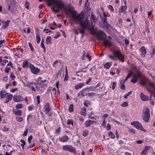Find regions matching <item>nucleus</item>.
I'll list each match as a JSON object with an SVG mask.
<instances>
[{"label": "nucleus", "mask_w": 155, "mask_h": 155, "mask_svg": "<svg viewBox=\"0 0 155 155\" xmlns=\"http://www.w3.org/2000/svg\"><path fill=\"white\" fill-rule=\"evenodd\" d=\"M48 2L49 6L53 5L52 10L54 12L58 13L61 11L64 12L66 15L70 13L72 14L71 18L73 21L77 24L80 23L81 28L79 29V32L82 34L83 37L84 35L85 29L94 32V26L91 22V24L87 18L84 19V16L82 13L77 14L76 12L74 10L73 8L69 5L64 4L62 0H46Z\"/></svg>", "instance_id": "f257e3e1"}, {"label": "nucleus", "mask_w": 155, "mask_h": 155, "mask_svg": "<svg viewBox=\"0 0 155 155\" xmlns=\"http://www.w3.org/2000/svg\"><path fill=\"white\" fill-rule=\"evenodd\" d=\"M108 58L111 60H116L117 58L121 62L124 61L125 55L122 54L120 50H114L113 52V54H109Z\"/></svg>", "instance_id": "f03ea898"}, {"label": "nucleus", "mask_w": 155, "mask_h": 155, "mask_svg": "<svg viewBox=\"0 0 155 155\" xmlns=\"http://www.w3.org/2000/svg\"><path fill=\"white\" fill-rule=\"evenodd\" d=\"M142 114L143 120L146 122L149 121L150 117L149 109L147 107H145L143 109Z\"/></svg>", "instance_id": "7ed1b4c3"}, {"label": "nucleus", "mask_w": 155, "mask_h": 155, "mask_svg": "<svg viewBox=\"0 0 155 155\" xmlns=\"http://www.w3.org/2000/svg\"><path fill=\"white\" fill-rule=\"evenodd\" d=\"M140 83L142 85L145 87L148 86L153 90L155 91V84L149 82H146L144 80H141L140 82Z\"/></svg>", "instance_id": "20e7f679"}, {"label": "nucleus", "mask_w": 155, "mask_h": 155, "mask_svg": "<svg viewBox=\"0 0 155 155\" xmlns=\"http://www.w3.org/2000/svg\"><path fill=\"white\" fill-rule=\"evenodd\" d=\"M131 125L134 126L137 129H140L145 132H146V130L143 128L142 125L140 123L137 121H134L131 123Z\"/></svg>", "instance_id": "39448f33"}, {"label": "nucleus", "mask_w": 155, "mask_h": 155, "mask_svg": "<svg viewBox=\"0 0 155 155\" xmlns=\"http://www.w3.org/2000/svg\"><path fill=\"white\" fill-rule=\"evenodd\" d=\"M28 67L31 72L35 74H38L40 71L39 69L36 67H35L33 65L30 63Z\"/></svg>", "instance_id": "423d86ee"}, {"label": "nucleus", "mask_w": 155, "mask_h": 155, "mask_svg": "<svg viewBox=\"0 0 155 155\" xmlns=\"http://www.w3.org/2000/svg\"><path fill=\"white\" fill-rule=\"evenodd\" d=\"M63 149L64 150L68 151L74 153L76 154V151L75 148L70 145H66L63 147Z\"/></svg>", "instance_id": "0eeeda50"}, {"label": "nucleus", "mask_w": 155, "mask_h": 155, "mask_svg": "<svg viewBox=\"0 0 155 155\" xmlns=\"http://www.w3.org/2000/svg\"><path fill=\"white\" fill-rule=\"evenodd\" d=\"M96 34L97 36L98 39L100 40H103L106 38L105 34L101 31H100L96 32Z\"/></svg>", "instance_id": "6e6552de"}, {"label": "nucleus", "mask_w": 155, "mask_h": 155, "mask_svg": "<svg viewBox=\"0 0 155 155\" xmlns=\"http://www.w3.org/2000/svg\"><path fill=\"white\" fill-rule=\"evenodd\" d=\"M44 112L48 116H51L52 113L50 112L51 108L50 107V104L48 103H47L44 107Z\"/></svg>", "instance_id": "1a4fd4ad"}, {"label": "nucleus", "mask_w": 155, "mask_h": 155, "mask_svg": "<svg viewBox=\"0 0 155 155\" xmlns=\"http://www.w3.org/2000/svg\"><path fill=\"white\" fill-rule=\"evenodd\" d=\"M13 98V100L15 102H19L22 101L23 100V97H21L19 95H14Z\"/></svg>", "instance_id": "9d476101"}, {"label": "nucleus", "mask_w": 155, "mask_h": 155, "mask_svg": "<svg viewBox=\"0 0 155 155\" xmlns=\"http://www.w3.org/2000/svg\"><path fill=\"white\" fill-rule=\"evenodd\" d=\"M150 148V146H146L144 149L141 152L140 155H147L148 152Z\"/></svg>", "instance_id": "9b49d317"}, {"label": "nucleus", "mask_w": 155, "mask_h": 155, "mask_svg": "<svg viewBox=\"0 0 155 155\" xmlns=\"http://www.w3.org/2000/svg\"><path fill=\"white\" fill-rule=\"evenodd\" d=\"M104 45L105 47H110L112 45V43L110 41L108 40L105 38L103 40Z\"/></svg>", "instance_id": "f8f14e48"}, {"label": "nucleus", "mask_w": 155, "mask_h": 155, "mask_svg": "<svg viewBox=\"0 0 155 155\" xmlns=\"http://www.w3.org/2000/svg\"><path fill=\"white\" fill-rule=\"evenodd\" d=\"M68 139L69 137L67 135L60 137L59 138V141L62 142H66L68 140Z\"/></svg>", "instance_id": "ddd939ff"}, {"label": "nucleus", "mask_w": 155, "mask_h": 155, "mask_svg": "<svg viewBox=\"0 0 155 155\" xmlns=\"http://www.w3.org/2000/svg\"><path fill=\"white\" fill-rule=\"evenodd\" d=\"M96 123V121L88 120L86 121L85 123V125L86 127H89L91 125L93 124L94 123Z\"/></svg>", "instance_id": "4468645a"}, {"label": "nucleus", "mask_w": 155, "mask_h": 155, "mask_svg": "<svg viewBox=\"0 0 155 155\" xmlns=\"http://www.w3.org/2000/svg\"><path fill=\"white\" fill-rule=\"evenodd\" d=\"M140 76L138 74L134 75L133 78L131 80V81L134 84L137 81V79Z\"/></svg>", "instance_id": "2eb2a0df"}, {"label": "nucleus", "mask_w": 155, "mask_h": 155, "mask_svg": "<svg viewBox=\"0 0 155 155\" xmlns=\"http://www.w3.org/2000/svg\"><path fill=\"white\" fill-rule=\"evenodd\" d=\"M140 51L141 52V55L144 57L146 53V51L143 46L141 47L140 49Z\"/></svg>", "instance_id": "dca6fc26"}, {"label": "nucleus", "mask_w": 155, "mask_h": 155, "mask_svg": "<svg viewBox=\"0 0 155 155\" xmlns=\"http://www.w3.org/2000/svg\"><path fill=\"white\" fill-rule=\"evenodd\" d=\"M103 16L101 17V19H103V25H105L107 23V15L105 14V12H103Z\"/></svg>", "instance_id": "f3484780"}, {"label": "nucleus", "mask_w": 155, "mask_h": 155, "mask_svg": "<svg viewBox=\"0 0 155 155\" xmlns=\"http://www.w3.org/2000/svg\"><path fill=\"white\" fill-rule=\"evenodd\" d=\"M140 97L141 99L143 101H147L149 99V97L141 93L140 94Z\"/></svg>", "instance_id": "a211bd4d"}, {"label": "nucleus", "mask_w": 155, "mask_h": 155, "mask_svg": "<svg viewBox=\"0 0 155 155\" xmlns=\"http://www.w3.org/2000/svg\"><path fill=\"white\" fill-rule=\"evenodd\" d=\"M29 65V64L28 62L27 61H23L22 63V67L23 68H28V67Z\"/></svg>", "instance_id": "6ab92c4d"}, {"label": "nucleus", "mask_w": 155, "mask_h": 155, "mask_svg": "<svg viewBox=\"0 0 155 155\" xmlns=\"http://www.w3.org/2000/svg\"><path fill=\"white\" fill-rule=\"evenodd\" d=\"M86 91H87V90L85 88L80 91L78 93V96H83L86 95L87 93L85 92Z\"/></svg>", "instance_id": "aec40b11"}, {"label": "nucleus", "mask_w": 155, "mask_h": 155, "mask_svg": "<svg viewBox=\"0 0 155 155\" xmlns=\"http://www.w3.org/2000/svg\"><path fill=\"white\" fill-rule=\"evenodd\" d=\"M10 22V20H7L4 22V25L2 26V28L4 29L6 28L8 26Z\"/></svg>", "instance_id": "412c9836"}, {"label": "nucleus", "mask_w": 155, "mask_h": 155, "mask_svg": "<svg viewBox=\"0 0 155 155\" xmlns=\"http://www.w3.org/2000/svg\"><path fill=\"white\" fill-rule=\"evenodd\" d=\"M91 22H92L93 24V22H95L97 20V18H95V15L93 14V13H92L91 16Z\"/></svg>", "instance_id": "4be33fe9"}, {"label": "nucleus", "mask_w": 155, "mask_h": 155, "mask_svg": "<svg viewBox=\"0 0 155 155\" xmlns=\"http://www.w3.org/2000/svg\"><path fill=\"white\" fill-rule=\"evenodd\" d=\"M87 91H96L100 89V87L99 89H95L94 87V86H91L87 88H86Z\"/></svg>", "instance_id": "5701e85b"}, {"label": "nucleus", "mask_w": 155, "mask_h": 155, "mask_svg": "<svg viewBox=\"0 0 155 155\" xmlns=\"http://www.w3.org/2000/svg\"><path fill=\"white\" fill-rule=\"evenodd\" d=\"M127 9V7L126 5L122 6L119 10V13H122L125 12Z\"/></svg>", "instance_id": "b1692460"}, {"label": "nucleus", "mask_w": 155, "mask_h": 155, "mask_svg": "<svg viewBox=\"0 0 155 155\" xmlns=\"http://www.w3.org/2000/svg\"><path fill=\"white\" fill-rule=\"evenodd\" d=\"M84 85V83H80L75 86V89L77 90L81 88Z\"/></svg>", "instance_id": "393cba45"}, {"label": "nucleus", "mask_w": 155, "mask_h": 155, "mask_svg": "<svg viewBox=\"0 0 155 155\" xmlns=\"http://www.w3.org/2000/svg\"><path fill=\"white\" fill-rule=\"evenodd\" d=\"M13 112L15 114L18 116H21L22 114V112L21 110L16 111L13 110Z\"/></svg>", "instance_id": "a878e982"}, {"label": "nucleus", "mask_w": 155, "mask_h": 155, "mask_svg": "<svg viewBox=\"0 0 155 155\" xmlns=\"http://www.w3.org/2000/svg\"><path fill=\"white\" fill-rule=\"evenodd\" d=\"M86 109L85 107H83L81 111V115L85 116L86 114Z\"/></svg>", "instance_id": "bb28decb"}, {"label": "nucleus", "mask_w": 155, "mask_h": 155, "mask_svg": "<svg viewBox=\"0 0 155 155\" xmlns=\"http://www.w3.org/2000/svg\"><path fill=\"white\" fill-rule=\"evenodd\" d=\"M6 99H8V100H11L12 98V95L10 93H6Z\"/></svg>", "instance_id": "cd10ccee"}, {"label": "nucleus", "mask_w": 155, "mask_h": 155, "mask_svg": "<svg viewBox=\"0 0 155 155\" xmlns=\"http://www.w3.org/2000/svg\"><path fill=\"white\" fill-rule=\"evenodd\" d=\"M51 36H48L46 38V42L47 44H51Z\"/></svg>", "instance_id": "c85d7f7f"}, {"label": "nucleus", "mask_w": 155, "mask_h": 155, "mask_svg": "<svg viewBox=\"0 0 155 155\" xmlns=\"http://www.w3.org/2000/svg\"><path fill=\"white\" fill-rule=\"evenodd\" d=\"M112 63L111 62L106 63L104 65V67L107 69H108L111 65Z\"/></svg>", "instance_id": "c756f323"}, {"label": "nucleus", "mask_w": 155, "mask_h": 155, "mask_svg": "<svg viewBox=\"0 0 155 155\" xmlns=\"http://www.w3.org/2000/svg\"><path fill=\"white\" fill-rule=\"evenodd\" d=\"M5 91H0V97L1 98H4L6 95V93H4Z\"/></svg>", "instance_id": "7c9ffc66"}, {"label": "nucleus", "mask_w": 155, "mask_h": 155, "mask_svg": "<svg viewBox=\"0 0 155 155\" xmlns=\"http://www.w3.org/2000/svg\"><path fill=\"white\" fill-rule=\"evenodd\" d=\"M23 106V105L22 104H18L15 105V107L16 109L21 108Z\"/></svg>", "instance_id": "2f4dec72"}, {"label": "nucleus", "mask_w": 155, "mask_h": 155, "mask_svg": "<svg viewBox=\"0 0 155 155\" xmlns=\"http://www.w3.org/2000/svg\"><path fill=\"white\" fill-rule=\"evenodd\" d=\"M67 124H71L72 126H73V125H74L73 120L72 119H69L67 120Z\"/></svg>", "instance_id": "473e14b6"}, {"label": "nucleus", "mask_w": 155, "mask_h": 155, "mask_svg": "<svg viewBox=\"0 0 155 155\" xmlns=\"http://www.w3.org/2000/svg\"><path fill=\"white\" fill-rule=\"evenodd\" d=\"M108 136L111 139H114L115 137L114 134L111 132H109Z\"/></svg>", "instance_id": "72a5a7b5"}, {"label": "nucleus", "mask_w": 155, "mask_h": 155, "mask_svg": "<svg viewBox=\"0 0 155 155\" xmlns=\"http://www.w3.org/2000/svg\"><path fill=\"white\" fill-rule=\"evenodd\" d=\"M73 106V105L72 104H71L70 105L69 108V111L70 112H72L74 111Z\"/></svg>", "instance_id": "f704fd0d"}, {"label": "nucleus", "mask_w": 155, "mask_h": 155, "mask_svg": "<svg viewBox=\"0 0 155 155\" xmlns=\"http://www.w3.org/2000/svg\"><path fill=\"white\" fill-rule=\"evenodd\" d=\"M36 38L37 40V42L38 43L40 42L41 40L40 36L39 34H37L36 35Z\"/></svg>", "instance_id": "c9c22d12"}, {"label": "nucleus", "mask_w": 155, "mask_h": 155, "mask_svg": "<svg viewBox=\"0 0 155 155\" xmlns=\"http://www.w3.org/2000/svg\"><path fill=\"white\" fill-rule=\"evenodd\" d=\"M122 80H121L120 82V88L121 89L124 90V89L125 85H124V83L122 82Z\"/></svg>", "instance_id": "e433bc0d"}, {"label": "nucleus", "mask_w": 155, "mask_h": 155, "mask_svg": "<svg viewBox=\"0 0 155 155\" xmlns=\"http://www.w3.org/2000/svg\"><path fill=\"white\" fill-rule=\"evenodd\" d=\"M102 27L104 28H109L110 27V25L108 23L106 24L105 25H102Z\"/></svg>", "instance_id": "4c0bfd02"}, {"label": "nucleus", "mask_w": 155, "mask_h": 155, "mask_svg": "<svg viewBox=\"0 0 155 155\" xmlns=\"http://www.w3.org/2000/svg\"><path fill=\"white\" fill-rule=\"evenodd\" d=\"M133 72L132 71H130L128 74L126 76L127 79H128L130 78V77L132 75Z\"/></svg>", "instance_id": "58836bf2"}, {"label": "nucleus", "mask_w": 155, "mask_h": 155, "mask_svg": "<svg viewBox=\"0 0 155 155\" xmlns=\"http://www.w3.org/2000/svg\"><path fill=\"white\" fill-rule=\"evenodd\" d=\"M88 131L87 130H84L83 132V136L84 137H86L88 134Z\"/></svg>", "instance_id": "ea45409f"}, {"label": "nucleus", "mask_w": 155, "mask_h": 155, "mask_svg": "<svg viewBox=\"0 0 155 155\" xmlns=\"http://www.w3.org/2000/svg\"><path fill=\"white\" fill-rule=\"evenodd\" d=\"M16 119L18 122H21L23 120V118L21 117H16Z\"/></svg>", "instance_id": "a19ab883"}, {"label": "nucleus", "mask_w": 155, "mask_h": 155, "mask_svg": "<svg viewBox=\"0 0 155 155\" xmlns=\"http://www.w3.org/2000/svg\"><path fill=\"white\" fill-rule=\"evenodd\" d=\"M128 106V103L127 102H124L122 103L121 106L122 107H126Z\"/></svg>", "instance_id": "79ce46f5"}, {"label": "nucleus", "mask_w": 155, "mask_h": 155, "mask_svg": "<svg viewBox=\"0 0 155 155\" xmlns=\"http://www.w3.org/2000/svg\"><path fill=\"white\" fill-rule=\"evenodd\" d=\"M25 8H26L27 9H28L29 7V3L27 1H25Z\"/></svg>", "instance_id": "37998d69"}, {"label": "nucleus", "mask_w": 155, "mask_h": 155, "mask_svg": "<svg viewBox=\"0 0 155 155\" xmlns=\"http://www.w3.org/2000/svg\"><path fill=\"white\" fill-rule=\"evenodd\" d=\"M28 44L29 47H30L31 50V51H34V49H33V47L32 46L31 44V43L30 42H29L28 43Z\"/></svg>", "instance_id": "c03bdc74"}, {"label": "nucleus", "mask_w": 155, "mask_h": 155, "mask_svg": "<svg viewBox=\"0 0 155 155\" xmlns=\"http://www.w3.org/2000/svg\"><path fill=\"white\" fill-rule=\"evenodd\" d=\"M11 69V68L10 67H6L5 68V71L6 73H8L10 70Z\"/></svg>", "instance_id": "a18cd8bd"}, {"label": "nucleus", "mask_w": 155, "mask_h": 155, "mask_svg": "<svg viewBox=\"0 0 155 155\" xmlns=\"http://www.w3.org/2000/svg\"><path fill=\"white\" fill-rule=\"evenodd\" d=\"M132 92L131 91H130V92H129L126 94L124 96V98H125V99H126L127 98L128 96H129L130 94H131L132 93Z\"/></svg>", "instance_id": "49530a36"}, {"label": "nucleus", "mask_w": 155, "mask_h": 155, "mask_svg": "<svg viewBox=\"0 0 155 155\" xmlns=\"http://www.w3.org/2000/svg\"><path fill=\"white\" fill-rule=\"evenodd\" d=\"M40 97H39V95L37 96L36 97V99H37V105L38 104L40 103Z\"/></svg>", "instance_id": "de8ad7c7"}, {"label": "nucleus", "mask_w": 155, "mask_h": 155, "mask_svg": "<svg viewBox=\"0 0 155 155\" xmlns=\"http://www.w3.org/2000/svg\"><path fill=\"white\" fill-rule=\"evenodd\" d=\"M111 127L110 124H107L106 127V129L108 130H109L110 129Z\"/></svg>", "instance_id": "09e8293b"}, {"label": "nucleus", "mask_w": 155, "mask_h": 155, "mask_svg": "<svg viewBox=\"0 0 155 155\" xmlns=\"http://www.w3.org/2000/svg\"><path fill=\"white\" fill-rule=\"evenodd\" d=\"M41 47L43 48L44 51H45V48L43 43H41Z\"/></svg>", "instance_id": "8fccbe9b"}, {"label": "nucleus", "mask_w": 155, "mask_h": 155, "mask_svg": "<svg viewBox=\"0 0 155 155\" xmlns=\"http://www.w3.org/2000/svg\"><path fill=\"white\" fill-rule=\"evenodd\" d=\"M20 142L21 143V146H24L25 144V141L21 139L20 140Z\"/></svg>", "instance_id": "3c124183"}, {"label": "nucleus", "mask_w": 155, "mask_h": 155, "mask_svg": "<svg viewBox=\"0 0 155 155\" xmlns=\"http://www.w3.org/2000/svg\"><path fill=\"white\" fill-rule=\"evenodd\" d=\"M116 85V83L115 82H113L112 85V87L113 90H114Z\"/></svg>", "instance_id": "603ef678"}, {"label": "nucleus", "mask_w": 155, "mask_h": 155, "mask_svg": "<svg viewBox=\"0 0 155 155\" xmlns=\"http://www.w3.org/2000/svg\"><path fill=\"white\" fill-rule=\"evenodd\" d=\"M10 77V78L13 80H14L15 77V76L13 74H11Z\"/></svg>", "instance_id": "864d4df0"}, {"label": "nucleus", "mask_w": 155, "mask_h": 155, "mask_svg": "<svg viewBox=\"0 0 155 155\" xmlns=\"http://www.w3.org/2000/svg\"><path fill=\"white\" fill-rule=\"evenodd\" d=\"M94 94L93 93H87L86 94V95L88 97L94 95Z\"/></svg>", "instance_id": "5fc2aeb1"}, {"label": "nucleus", "mask_w": 155, "mask_h": 155, "mask_svg": "<svg viewBox=\"0 0 155 155\" xmlns=\"http://www.w3.org/2000/svg\"><path fill=\"white\" fill-rule=\"evenodd\" d=\"M108 8L110 9L111 11H113L114 8H113V6L111 5H109L108 6Z\"/></svg>", "instance_id": "6e6d98bb"}, {"label": "nucleus", "mask_w": 155, "mask_h": 155, "mask_svg": "<svg viewBox=\"0 0 155 155\" xmlns=\"http://www.w3.org/2000/svg\"><path fill=\"white\" fill-rule=\"evenodd\" d=\"M8 62V61L7 60H5L3 61V63H2V66H4V65H5V64Z\"/></svg>", "instance_id": "4d7b16f0"}, {"label": "nucleus", "mask_w": 155, "mask_h": 155, "mask_svg": "<svg viewBox=\"0 0 155 155\" xmlns=\"http://www.w3.org/2000/svg\"><path fill=\"white\" fill-rule=\"evenodd\" d=\"M28 132V130L27 129H26L23 133L24 136H26Z\"/></svg>", "instance_id": "13d9d810"}, {"label": "nucleus", "mask_w": 155, "mask_h": 155, "mask_svg": "<svg viewBox=\"0 0 155 155\" xmlns=\"http://www.w3.org/2000/svg\"><path fill=\"white\" fill-rule=\"evenodd\" d=\"M5 41L4 40H0V48L2 46V44Z\"/></svg>", "instance_id": "bf43d9fd"}, {"label": "nucleus", "mask_w": 155, "mask_h": 155, "mask_svg": "<svg viewBox=\"0 0 155 155\" xmlns=\"http://www.w3.org/2000/svg\"><path fill=\"white\" fill-rule=\"evenodd\" d=\"M108 116V114H105L103 116V118L104 120H105L106 118Z\"/></svg>", "instance_id": "052dcab7"}, {"label": "nucleus", "mask_w": 155, "mask_h": 155, "mask_svg": "<svg viewBox=\"0 0 155 155\" xmlns=\"http://www.w3.org/2000/svg\"><path fill=\"white\" fill-rule=\"evenodd\" d=\"M89 104V103L88 101H86L84 103V104L85 106L87 107L88 106V105Z\"/></svg>", "instance_id": "680f3d73"}, {"label": "nucleus", "mask_w": 155, "mask_h": 155, "mask_svg": "<svg viewBox=\"0 0 155 155\" xmlns=\"http://www.w3.org/2000/svg\"><path fill=\"white\" fill-rule=\"evenodd\" d=\"M143 142V140H138L137 141V143L139 144H141Z\"/></svg>", "instance_id": "e2e57ef3"}, {"label": "nucleus", "mask_w": 155, "mask_h": 155, "mask_svg": "<svg viewBox=\"0 0 155 155\" xmlns=\"http://www.w3.org/2000/svg\"><path fill=\"white\" fill-rule=\"evenodd\" d=\"M44 31H45V33H47L48 32H51V31L49 29H45L44 30Z\"/></svg>", "instance_id": "0e129e2a"}, {"label": "nucleus", "mask_w": 155, "mask_h": 155, "mask_svg": "<svg viewBox=\"0 0 155 155\" xmlns=\"http://www.w3.org/2000/svg\"><path fill=\"white\" fill-rule=\"evenodd\" d=\"M101 85L100 83H99L98 84H97L94 87V88H95V89H97V88L98 87H99Z\"/></svg>", "instance_id": "69168bd1"}, {"label": "nucleus", "mask_w": 155, "mask_h": 155, "mask_svg": "<svg viewBox=\"0 0 155 155\" xmlns=\"http://www.w3.org/2000/svg\"><path fill=\"white\" fill-rule=\"evenodd\" d=\"M105 124H106V121L105 120H104L102 124V126H104V127L105 126Z\"/></svg>", "instance_id": "338daca9"}, {"label": "nucleus", "mask_w": 155, "mask_h": 155, "mask_svg": "<svg viewBox=\"0 0 155 155\" xmlns=\"http://www.w3.org/2000/svg\"><path fill=\"white\" fill-rule=\"evenodd\" d=\"M86 57L89 59V61H90L91 59V56L89 54H87L86 56Z\"/></svg>", "instance_id": "774afa93"}]
</instances>
